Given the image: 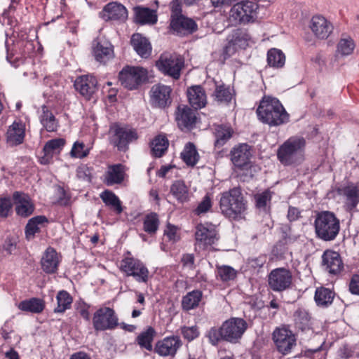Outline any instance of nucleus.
<instances>
[{
	"mask_svg": "<svg viewBox=\"0 0 359 359\" xmlns=\"http://www.w3.org/2000/svg\"><path fill=\"white\" fill-rule=\"evenodd\" d=\"M258 119L270 126H278L289 121V114L276 97L264 96L257 109Z\"/></svg>",
	"mask_w": 359,
	"mask_h": 359,
	"instance_id": "f257e3e1",
	"label": "nucleus"
},
{
	"mask_svg": "<svg viewBox=\"0 0 359 359\" xmlns=\"http://www.w3.org/2000/svg\"><path fill=\"white\" fill-rule=\"evenodd\" d=\"M221 212L226 217L240 218L247 209L240 187H233L220 194L219 201Z\"/></svg>",
	"mask_w": 359,
	"mask_h": 359,
	"instance_id": "f03ea898",
	"label": "nucleus"
},
{
	"mask_svg": "<svg viewBox=\"0 0 359 359\" xmlns=\"http://www.w3.org/2000/svg\"><path fill=\"white\" fill-rule=\"evenodd\" d=\"M317 238L327 242L334 241L340 231V221L336 215L328 210L316 213L314 220Z\"/></svg>",
	"mask_w": 359,
	"mask_h": 359,
	"instance_id": "7ed1b4c3",
	"label": "nucleus"
},
{
	"mask_svg": "<svg viewBox=\"0 0 359 359\" xmlns=\"http://www.w3.org/2000/svg\"><path fill=\"white\" fill-rule=\"evenodd\" d=\"M306 141L301 137H291L278 149L277 158L284 165L300 163L304 159Z\"/></svg>",
	"mask_w": 359,
	"mask_h": 359,
	"instance_id": "20e7f679",
	"label": "nucleus"
},
{
	"mask_svg": "<svg viewBox=\"0 0 359 359\" xmlns=\"http://www.w3.org/2000/svg\"><path fill=\"white\" fill-rule=\"evenodd\" d=\"M258 8V4L252 0L237 2L229 11V21L236 25L254 22L257 17Z\"/></svg>",
	"mask_w": 359,
	"mask_h": 359,
	"instance_id": "39448f33",
	"label": "nucleus"
},
{
	"mask_svg": "<svg viewBox=\"0 0 359 359\" xmlns=\"http://www.w3.org/2000/svg\"><path fill=\"white\" fill-rule=\"evenodd\" d=\"M110 143L116 147L119 151H126L128 149L130 143L138 138L137 131L128 126H121L118 123H113L109 130Z\"/></svg>",
	"mask_w": 359,
	"mask_h": 359,
	"instance_id": "423d86ee",
	"label": "nucleus"
},
{
	"mask_svg": "<svg viewBox=\"0 0 359 359\" xmlns=\"http://www.w3.org/2000/svg\"><path fill=\"white\" fill-rule=\"evenodd\" d=\"M119 320L116 311L110 307H101L93 314V325L96 331L114 330L118 328Z\"/></svg>",
	"mask_w": 359,
	"mask_h": 359,
	"instance_id": "0eeeda50",
	"label": "nucleus"
},
{
	"mask_svg": "<svg viewBox=\"0 0 359 359\" xmlns=\"http://www.w3.org/2000/svg\"><path fill=\"white\" fill-rule=\"evenodd\" d=\"M121 271L128 276H133L140 283H147L149 278V271L147 267L139 259L133 257H126L120 265Z\"/></svg>",
	"mask_w": 359,
	"mask_h": 359,
	"instance_id": "6e6552de",
	"label": "nucleus"
},
{
	"mask_svg": "<svg viewBox=\"0 0 359 359\" xmlns=\"http://www.w3.org/2000/svg\"><path fill=\"white\" fill-rule=\"evenodd\" d=\"M147 70L141 67L126 66L119 73V81L125 88H137L147 79Z\"/></svg>",
	"mask_w": 359,
	"mask_h": 359,
	"instance_id": "1a4fd4ad",
	"label": "nucleus"
},
{
	"mask_svg": "<svg viewBox=\"0 0 359 359\" xmlns=\"http://www.w3.org/2000/svg\"><path fill=\"white\" fill-rule=\"evenodd\" d=\"M248 328L246 321L241 318H231L224 321L219 329L212 328L209 337H241Z\"/></svg>",
	"mask_w": 359,
	"mask_h": 359,
	"instance_id": "9d476101",
	"label": "nucleus"
},
{
	"mask_svg": "<svg viewBox=\"0 0 359 359\" xmlns=\"http://www.w3.org/2000/svg\"><path fill=\"white\" fill-rule=\"evenodd\" d=\"M292 275L289 269L283 267L272 270L268 278L270 288L275 292H283L292 285Z\"/></svg>",
	"mask_w": 359,
	"mask_h": 359,
	"instance_id": "9b49d317",
	"label": "nucleus"
},
{
	"mask_svg": "<svg viewBox=\"0 0 359 359\" xmlns=\"http://www.w3.org/2000/svg\"><path fill=\"white\" fill-rule=\"evenodd\" d=\"M156 65L164 74L178 79L183 67V61L176 55L163 54L156 61Z\"/></svg>",
	"mask_w": 359,
	"mask_h": 359,
	"instance_id": "f8f14e48",
	"label": "nucleus"
},
{
	"mask_svg": "<svg viewBox=\"0 0 359 359\" xmlns=\"http://www.w3.org/2000/svg\"><path fill=\"white\" fill-rule=\"evenodd\" d=\"M309 27L315 37L319 40L327 39L334 31L333 24L321 15H316L311 18Z\"/></svg>",
	"mask_w": 359,
	"mask_h": 359,
	"instance_id": "ddd939ff",
	"label": "nucleus"
},
{
	"mask_svg": "<svg viewBox=\"0 0 359 359\" xmlns=\"http://www.w3.org/2000/svg\"><path fill=\"white\" fill-rule=\"evenodd\" d=\"M250 39L249 34L243 30L236 29L228 37V44L224 48V58L229 57L238 48H245Z\"/></svg>",
	"mask_w": 359,
	"mask_h": 359,
	"instance_id": "4468645a",
	"label": "nucleus"
},
{
	"mask_svg": "<svg viewBox=\"0 0 359 359\" xmlns=\"http://www.w3.org/2000/svg\"><path fill=\"white\" fill-rule=\"evenodd\" d=\"M196 243L200 248L206 249L215 244L217 240V233L212 226L208 227L203 224H198L195 233Z\"/></svg>",
	"mask_w": 359,
	"mask_h": 359,
	"instance_id": "2eb2a0df",
	"label": "nucleus"
},
{
	"mask_svg": "<svg viewBox=\"0 0 359 359\" xmlns=\"http://www.w3.org/2000/svg\"><path fill=\"white\" fill-rule=\"evenodd\" d=\"M99 15L104 21L123 22L128 18V11L123 5L111 2L103 8Z\"/></svg>",
	"mask_w": 359,
	"mask_h": 359,
	"instance_id": "dca6fc26",
	"label": "nucleus"
},
{
	"mask_svg": "<svg viewBox=\"0 0 359 359\" xmlns=\"http://www.w3.org/2000/svg\"><path fill=\"white\" fill-rule=\"evenodd\" d=\"M172 89L170 86L156 84L151 89V103L159 108H165L171 103L170 93Z\"/></svg>",
	"mask_w": 359,
	"mask_h": 359,
	"instance_id": "f3484780",
	"label": "nucleus"
},
{
	"mask_svg": "<svg viewBox=\"0 0 359 359\" xmlns=\"http://www.w3.org/2000/svg\"><path fill=\"white\" fill-rule=\"evenodd\" d=\"M74 88L86 100H90L97 90V81L92 75L79 76L74 81Z\"/></svg>",
	"mask_w": 359,
	"mask_h": 359,
	"instance_id": "a211bd4d",
	"label": "nucleus"
},
{
	"mask_svg": "<svg viewBox=\"0 0 359 359\" xmlns=\"http://www.w3.org/2000/svg\"><path fill=\"white\" fill-rule=\"evenodd\" d=\"M13 200L18 215L27 217L33 213L34 206L27 194L20 191H15L13 194Z\"/></svg>",
	"mask_w": 359,
	"mask_h": 359,
	"instance_id": "6ab92c4d",
	"label": "nucleus"
},
{
	"mask_svg": "<svg viewBox=\"0 0 359 359\" xmlns=\"http://www.w3.org/2000/svg\"><path fill=\"white\" fill-rule=\"evenodd\" d=\"M322 264L325 269L330 274L339 273L343 268L340 255L333 250H325L322 256Z\"/></svg>",
	"mask_w": 359,
	"mask_h": 359,
	"instance_id": "aec40b11",
	"label": "nucleus"
},
{
	"mask_svg": "<svg viewBox=\"0 0 359 359\" xmlns=\"http://www.w3.org/2000/svg\"><path fill=\"white\" fill-rule=\"evenodd\" d=\"M25 136V125L20 121H15L8 126L6 133V143L11 147L22 144Z\"/></svg>",
	"mask_w": 359,
	"mask_h": 359,
	"instance_id": "412c9836",
	"label": "nucleus"
},
{
	"mask_svg": "<svg viewBox=\"0 0 359 359\" xmlns=\"http://www.w3.org/2000/svg\"><path fill=\"white\" fill-rule=\"evenodd\" d=\"M175 120L181 130L192 128L196 120V112L187 105H180L176 111Z\"/></svg>",
	"mask_w": 359,
	"mask_h": 359,
	"instance_id": "4be33fe9",
	"label": "nucleus"
},
{
	"mask_svg": "<svg viewBox=\"0 0 359 359\" xmlns=\"http://www.w3.org/2000/svg\"><path fill=\"white\" fill-rule=\"evenodd\" d=\"M250 147L247 144H240L231 151V160L236 167H244L250 162L251 157Z\"/></svg>",
	"mask_w": 359,
	"mask_h": 359,
	"instance_id": "5701e85b",
	"label": "nucleus"
},
{
	"mask_svg": "<svg viewBox=\"0 0 359 359\" xmlns=\"http://www.w3.org/2000/svg\"><path fill=\"white\" fill-rule=\"evenodd\" d=\"M126 168L121 163L109 165L104 174V182L108 186L119 184L125 179Z\"/></svg>",
	"mask_w": 359,
	"mask_h": 359,
	"instance_id": "b1692460",
	"label": "nucleus"
},
{
	"mask_svg": "<svg viewBox=\"0 0 359 359\" xmlns=\"http://www.w3.org/2000/svg\"><path fill=\"white\" fill-rule=\"evenodd\" d=\"M60 262V259L55 250L53 248H48L41 258V265L45 273L51 274L57 271Z\"/></svg>",
	"mask_w": 359,
	"mask_h": 359,
	"instance_id": "393cba45",
	"label": "nucleus"
},
{
	"mask_svg": "<svg viewBox=\"0 0 359 359\" xmlns=\"http://www.w3.org/2000/svg\"><path fill=\"white\" fill-rule=\"evenodd\" d=\"M170 27L175 32L180 34H191L197 30V25L195 21L184 15L172 18Z\"/></svg>",
	"mask_w": 359,
	"mask_h": 359,
	"instance_id": "a878e982",
	"label": "nucleus"
},
{
	"mask_svg": "<svg viewBox=\"0 0 359 359\" xmlns=\"http://www.w3.org/2000/svg\"><path fill=\"white\" fill-rule=\"evenodd\" d=\"M180 346L179 338H163L156 343L155 351L162 356L173 355Z\"/></svg>",
	"mask_w": 359,
	"mask_h": 359,
	"instance_id": "bb28decb",
	"label": "nucleus"
},
{
	"mask_svg": "<svg viewBox=\"0 0 359 359\" xmlns=\"http://www.w3.org/2000/svg\"><path fill=\"white\" fill-rule=\"evenodd\" d=\"M93 53L97 61L106 63L114 57L113 46L106 40L100 41L94 48Z\"/></svg>",
	"mask_w": 359,
	"mask_h": 359,
	"instance_id": "cd10ccee",
	"label": "nucleus"
},
{
	"mask_svg": "<svg viewBox=\"0 0 359 359\" xmlns=\"http://www.w3.org/2000/svg\"><path fill=\"white\" fill-rule=\"evenodd\" d=\"M131 44L137 53L143 58L149 57L151 46L148 39L140 34H134L131 38Z\"/></svg>",
	"mask_w": 359,
	"mask_h": 359,
	"instance_id": "c85d7f7f",
	"label": "nucleus"
},
{
	"mask_svg": "<svg viewBox=\"0 0 359 359\" xmlns=\"http://www.w3.org/2000/svg\"><path fill=\"white\" fill-rule=\"evenodd\" d=\"M187 97L190 104L196 109H201L206 104V95L204 90L199 86L189 88Z\"/></svg>",
	"mask_w": 359,
	"mask_h": 359,
	"instance_id": "c756f323",
	"label": "nucleus"
},
{
	"mask_svg": "<svg viewBox=\"0 0 359 359\" xmlns=\"http://www.w3.org/2000/svg\"><path fill=\"white\" fill-rule=\"evenodd\" d=\"M100 196L104 203L113 210L116 214L119 215L123 212V209L121 201L114 192L109 190H105L100 194Z\"/></svg>",
	"mask_w": 359,
	"mask_h": 359,
	"instance_id": "7c9ffc66",
	"label": "nucleus"
},
{
	"mask_svg": "<svg viewBox=\"0 0 359 359\" xmlns=\"http://www.w3.org/2000/svg\"><path fill=\"white\" fill-rule=\"evenodd\" d=\"M135 20L141 25L151 24L157 22V15L155 11L148 8L136 7L135 8Z\"/></svg>",
	"mask_w": 359,
	"mask_h": 359,
	"instance_id": "2f4dec72",
	"label": "nucleus"
},
{
	"mask_svg": "<svg viewBox=\"0 0 359 359\" xmlns=\"http://www.w3.org/2000/svg\"><path fill=\"white\" fill-rule=\"evenodd\" d=\"M18 309L23 311L39 313L45 308V302L43 299L33 297L29 299L22 301L18 304Z\"/></svg>",
	"mask_w": 359,
	"mask_h": 359,
	"instance_id": "473e14b6",
	"label": "nucleus"
},
{
	"mask_svg": "<svg viewBox=\"0 0 359 359\" xmlns=\"http://www.w3.org/2000/svg\"><path fill=\"white\" fill-rule=\"evenodd\" d=\"M296 327L302 331L309 330L311 325V316L307 310L298 309L294 313Z\"/></svg>",
	"mask_w": 359,
	"mask_h": 359,
	"instance_id": "72a5a7b5",
	"label": "nucleus"
},
{
	"mask_svg": "<svg viewBox=\"0 0 359 359\" xmlns=\"http://www.w3.org/2000/svg\"><path fill=\"white\" fill-rule=\"evenodd\" d=\"M214 135L215 137V145L221 147L231 137L233 130L231 127L224 125L215 126Z\"/></svg>",
	"mask_w": 359,
	"mask_h": 359,
	"instance_id": "f704fd0d",
	"label": "nucleus"
},
{
	"mask_svg": "<svg viewBox=\"0 0 359 359\" xmlns=\"http://www.w3.org/2000/svg\"><path fill=\"white\" fill-rule=\"evenodd\" d=\"M202 292L198 290L188 292L182 299V307L183 310L189 311L198 307L202 299Z\"/></svg>",
	"mask_w": 359,
	"mask_h": 359,
	"instance_id": "c9c22d12",
	"label": "nucleus"
},
{
	"mask_svg": "<svg viewBox=\"0 0 359 359\" xmlns=\"http://www.w3.org/2000/svg\"><path fill=\"white\" fill-rule=\"evenodd\" d=\"M181 158L188 166H194L199 160V154L196 146L192 142L185 144L181 153Z\"/></svg>",
	"mask_w": 359,
	"mask_h": 359,
	"instance_id": "e433bc0d",
	"label": "nucleus"
},
{
	"mask_svg": "<svg viewBox=\"0 0 359 359\" xmlns=\"http://www.w3.org/2000/svg\"><path fill=\"white\" fill-rule=\"evenodd\" d=\"M334 293L330 289L326 287H318L315 292V301L318 306H327L330 305L334 299Z\"/></svg>",
	"mask_w": 359,
	"mask_h": 359,
	"instance_id": "4c0bfd02",
	"label": "nucleus"
},
{
	"mask_svg": "<svg viewBox=\"0 0 359 359\" xmlns=\"http://www.w3.org/2000/svg\"><path fill=\"white\" fill-rule=\"evenodd\" d=\"M169 145V142L164 135H158L154 137L151 143L152 155L155 157H161Z\"/></svg>",
	"mask_w": 359,
	"mask_h": 359,
	"instance_id": "58836bf2",
	"label": "nucleus"
},
{
	"mask_svg": "<svg viewBox=\"0 0 359 359\" xmlns=\"http://www.w3.org/2000/svg\"><path fill=\"white\" fill-rule=\"evenodd\" d=\"M170 192L180 203L189 200V189L183 181H175L170 187Z\"/></svg>",
	"mask_w": 359,
	"mask_h": 359,
	"instance_id": "ea45409f",
	"label": "nucleus"
},
{
	"mask_svg": "<svg viewBox=\"0 0 359 359\" xmlns=\"http://www.w3.org/2000/svg\"><path fill=\"white\" fill-rule=\"evenodd\" d=\"M40 121L47 131L53 132L57 130L58 123L53 113L45 106L42 107V114L41 115Z\"/></svg>",
	"mask_w": 359,
	"mask_h": 359,
	"instance_id": "a19ab883",
	"label": "nucleus"
},
{
	"mask_svg": "<svg viewBox=\"0 0 359 359\" xmlns=\"http://www.w3.org/2000/svg\"><path fill=\"white\" fill-rule=\"evenodd\" d=\"M48 219L45 216H36L32 217L28 221L25 228V234L27 239L34 238L36 233L39 232L40 228L39 224L47 222Z\"/></svg>",
	"mask_w": 359,
	"mask_h": 359,
	"instance_id": "79ce46f5",
	"label": "nucleus"
},
{
	"mask_svg": "<svg viewBox=\"0 0 359 359\" xmlns=\"http://www.w3.org/2000/svg\"><path fill=\"white\" fill-rule=\"evenodd\" d=\"M56 298L57 305L54 309L55 313H63L70 308L72 303V298L67 291H60Z\"/></svg>",
	"mask_w": 359,
	"mask_h": 359,
	"instance_id": "37998d69",
	"label": "nucleus"
},
{
	"mask_svg": "<svg viewBox=\"0 0 359 359\" xmlns=\"http://www.w3.org/2000/svg\"><path fill=\"white\" fill-rule=\"evenodd\" d=\"M268 64L273 67H282L285 62V57L283 52L276 48H272L267 53Z\"/></svg>",
	"mask_w": 359,
	"mask_h": 359,
	"instance_id": "c03bdc74",
	"label": "nucleus"
},
{
	"mask_svg": "<svg viewBox=\"0 0 359 359\" xmlns=\"http://www.w3.org/2000/svg\"><path fill=\"white\" fill-rule=\"evenodd\" d=\"M344 193L346 197V205L352 210L356 207L359 203V189L357 187L351 186L344 189Z\"/></svg>",
	"mask_w": 359,
	"mask_h": 359,
	"instance_id": "a18cd8bd",
	"label": "nucleus"
},
{
	"mask_svg": "<svg viewBox=\"0 0 359 359\" xmlns=\"http://www.w3.org/2000/svg\"><path fill=\"white\" fill-rule=\"evenodd\" d=\"M278 351L283 355L290 352L296 345L295 338H273Z\"/></svg>",
	"mask_w": 359,
	"mask_h": 359,
	"instance_id": "49530a36",
	"label": "nucleus"
},
{
	"mask_svg": "<svg viewBox=\"0 0 359 359\" xmlns=\"http://www.w3.org/2000/svg\"><path fill=\"white\" fill-rule=\"evenodd\" d=\"M65 142L66 141L63 138H56L48 141L43 147L46 155L59 153L65 146Z\"/></svg>",
	"mask_w": 359,
	"mask_h": 359,
	"instance_id": "de8ad7c7",
	"label": "nucleus"
},
{
	"mask_svg": "<svg viewBox=\"0 0 359 359\" xmlns=\"http://www.w3.org/2000/svg\"><path fill=\"white\" fill-rule=\"evenodd\" d=\"M159 225V219L156 213H151L146 216L144 221V230L149 234L156 232Z\"/></svg>",
	"mask_w": 359,
	"mask_h": 359,
	"instance_id": "09e8293b",
	"label": "nucleus"
},
{
	"mask_svg": "<svg viewBox=\"0 0 359 359\" xmlns=\"http://www.w3.org/2000/svg\"><path fill=\"white\" fill-rule=\"evenodd\" d=\"M355 48V43L351 38L341 39L337 46V52L342 56L351 55Z\"/></svg>",
	"mask_w": 359,
	"mask_h": 359,
	"instance_id": "8fccbe9b",
	"label": "nucleus"
},
{
	"mask_svg": "<svg viewBox=\"0 0 359 359\" xmlns=\"http://www.w3.org/2000/svg\"><path fill=\"white\" fill-rule=\"evenodd\" d=\"M214 95L215 100L219 102L228 103L232 99L231 89L224 85L217 86Z\"/></svg>",
	"mask_w": 359,
	"mask_h": 359,
	"instance_id": "3c124183",
	"label": "nucleus"
},
{
	"mask_svg": "<svg viewBox=\"0 0 359 359\" xmlns=\"http://www.w3.org/2000/svg\"><path fill=\"white\" fill-rule=\"evenodd\" d=\"M217 276L224 282L233 280L236 276V271L229 266H220L217 267Z\"/></svg>",
	"mask_w": 359,
	"mask_h": 359,
	"instance_id": "603ef678",
	"label": "nucleus"
},
{
	"mask_svg": "<svg viewBox=\"0 0 359 359\" xmlns=\"http://www.w3.org/2000/svg\"><path fill=\"white\" fill-rule=\"evenodd\" d=\"M69 154L72 158H83L88 155L89 149L86 147L83 142L76 141L74 143Z\"/></svg>",
	"mask_w": 359,
	"mask_h": 359,
	"instance_id": "864d4df0",
	"label": "nucleus"
},
{
	"mask_svg": "<svg viewBox=\"0 0 359 359\" xmlns=\"http://www.w3.org/2000/svg\"><path fill=\"white\" fill-rule=\"evenodd\" d=\"M271 197L272 193L269 190L256 194L255 196L256 206L258 208H265L270 203Z\"/></svg>",
	"mask_w": 359,
	"mask_h": 359,
	"instance_id": "5fc2aeb1",
	"label": "nucleus"
},
{
	"mask_svg": "<svg viewBox=\"0 0 359 359\" xmlns=\"http://www.w3.org/2000/svg\"><path fill=\"white\" fill-rule=\"evenodd\" d=\"M212 205V199L210 195L206 194L196 208L195 213L197 215L205 213L211 208Z\"/></svg>",
	"mask_w": 359,
	"mask_h": 359,
	"instance_id": "6e6d98bb",
	"label": "nucleus"
},
{
	"mask_svg": "<svg viewBox=\"0 0 359 359\" xmlns=\"http://www.w3.org/2000/svg\"><path fill=\"white\" fill-rule=\"evenodd\" d=\"M12 206L13 203L10 198H0V217H8Z\"/></svg>",
	"mask_w": 359,
	"mask_h": 359,
	"instance_id": "4d7b16f0",
	"label": "nucleus"
},
{
	"mask_svg": "<svg viewBox=\"0 0 359 359\" xmlns=\"http://www.w3.org/2000/svg\"><path fill=\"white\" fill-rule=\"evenodd\" d=\"M164 235L172 243L176 242L179 239V236L177 234V229L175 226L168 224L166 229L165 230Z\"/></svg>",
	"mask_w": 359,
	"mask_h": 359,
	"instance_id": "13d9d810",
	"label": "nucleus"
},
{
	"mask_svg": "<svg viewBox=\"0 0 359 359\" xmlns=\"http://www.w3.org/2000/svg\"><path fill=\"white\" fill-rule=\"evenodd\" d=\"M266 261L265 255H260L257 257H252L248 259V264L253 268L262 267Z\"/></svg>",
	"mask_w": 359,
	"mask_h": 359,
	"instance_id": "bf43d9fd",
	"label": "nucleus"
},
{
	"mask_svg": "<svg viewBox=\"0 0 359 359\" xmlns=\"http://www.w3.org/2000/svg\"><path fill=\"white\" fill-rule=\"evenodd\" d=\"M273 337H294L287 326L283 325L276 328L273 332Z\"/></svg>",
	"mask_w": 359,
	"mask_h": 359,
	"instance_id": "052dcab7",
	"label": "nucleus"
},
{
	"mask_svg": "<svg viewBox=\"0 0 359 359\" xmlns=\"http://www.w3.org/2000/svg\"><path fill=\"white\" fill-rule=\"evenodd\" d=\"M349 290L352 294L359 295V275H354L351 278Z\"/></svg>",
	"mask_w": 359,
	"mask_h": 359,
	"instance_id": "680f3d73",
	"label": "nucleus"
},
{
	"mask_svg": "<svg viewBox=\"0 0 359 359\" xmlns=\"http://www.w3.org/2000/svg\"><path fill=\"white\" fill-rule=\"evenodd\" d=\"M287 217L290 222L297 221L301 217V211L295 207L290 206Z\"/></svg>",
	"mask_w": 359,
	"mask_h": 359,
	"instance_id": "e2e57ef3",
	"label": "nucleus"
},
{
	"mask_svg": "<svg viewBox=\"0 0 359 359\" xmlns=\"http://www.w3.org/2000/svg\"><path fill=\"white\" fill-rule=\"evenodd\" d=\"M352 355L353 351L351 348L345 345L339 349L337 352V359H347L351 357Z\"/></svg>",
	"mask_w": 359,
	"mask_h": 359,
	"instance_id": "0e129e2a",
	"label": "nucleus"
},
{
	"mask_svg": "<svg viewBox=\"0 0 359 359\" xmlns=\"http://www.w3.org/2000/svg\"><path fill=\"white\" fill-rule=\"evenodd\" d=\"M182 333L184 337H198L199 335L196 326L184 327L182 328Z\"/></svg>",
	"mask_w": 359,
	"mask_h": 359,
	"instance_id": "69168bd1",
	"label": "nucleus"
},
{
	"mask_svg": "<svg viewBox=\"0 0 359 359\" xmlns=\"http://www.w3.org/2000/svg\"><path fill=\"white\" fill-rule=\"evenodd\" d=\"M171 11L172 15L171 18L172 19L174 18H176L177 16L182 15V8L180 2L178 0H175L171 3Z\"/></svg>",
	"mask_w": 359,
	"mask_h": 359,
	"instance_id": "338daca9",
	"label": "nucleus"
},
{
	"mask_svg": "<svg viewBox=\"0 0 359 359\" xmlns=\"http://www.w3.org/2000/svg\"><path fill=\"white\" fill-rule=\"evenodd\" d=\"M152 339L153 338H137V343L142 348L151 351L152 349Z\"/></svg>",
	"mask_w": 359,
	"mask_h": 359,
	"instance_id": "774afa93",
	"label": "nucleus"
}]
</instances>
